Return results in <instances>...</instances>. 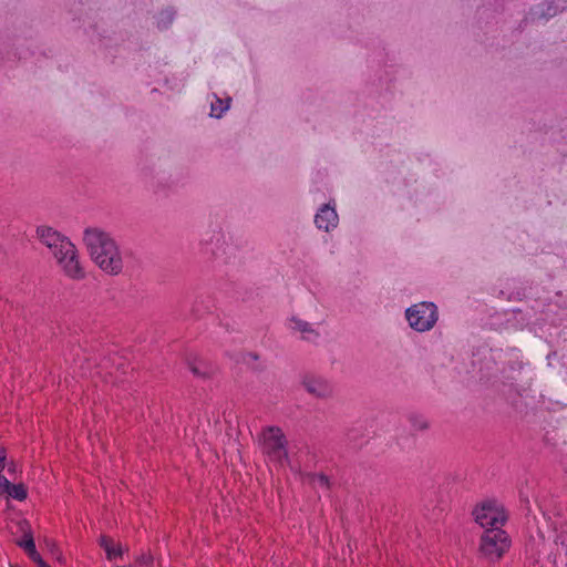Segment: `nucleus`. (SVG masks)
Instances as JSON below:
<instances>
[{"mask_svg": "<svg viewBox=\"0 0 567 567\" xmlns=\"http://www.w3.org/2000/svg\"><path fill=\"white\" fill-rule=\"evenodd\" d=\"M83 244L93 262L102 271L112 276L122 272V254L110 233L96 226L86 227L83 231Z\"/></svg>", "mask_w": 567, "mask_h": 567, "instance_id": "f257e3e1", "label": "nucleus"}, {"mask_svg": "<svg viewBox=\"0 0 567 567\" xmlns=\"http://www.w3.org/2000/svg\"><path fill=\"white\" fill-rule=\"evenodd\" d=\"M37 235L39 240L55 258L66 277L73 280H81L85 277L78 249L66 236L49 226H39L37 228Z\"/></svg>", "mask_w": 567, "mask_h": 567, "instance_id": "f03ea898", "label": "nucleus"}, {"mask_svg": "<svg viewBox=\"0 0 567 567\" xmlns=\"http://www.w3.org/2000/svg\"><path fill=\"white\" fill-rule=\"evenodd\" d=\"M509 546L511 539L502 528H487L481 536L480 551L491 561L499 559Z\"/></svg>", "mask_w": 567, "mask_h": 567, "instance_id": "7ed1b4c3", "label": "nucleus"}, {"mask_svg": "<svg viewBox=\"0 0 567 567\" xmlns=\"http://www.w3.org/2000/svg\"><path fill=\"white\" fill-rule=\"evenodd\" d=\"M405 318L410 327L417 332L431 330L437 319V307L433 302H419L405 310Z\"/></svg>", "mask_w": 567, "mask_h": 567, "instance_id": "20e7f679", "label": "nucleus"}, {"mask_svg": "<svg viewBox=\"0 0 567 567\" xmlns=\"http://www.w3.org/2000/svg\"><path fill=\"white\" fill-rule=\"evenodd\" d=\"M473 515L475 522L485 530L487 528H502L507 520L504 506L495 499L482 502L474 508Z\"/></svg>", "mask_w": 567, "mask_h": 567, "instance_id": "39448f33", "label": "nucleus"}, {"mask_svg": "<svg viewBox=\"0 0 567 567\" xmlns=\"http://www.w3.org/2000/svg\"><path fill=\"white\" fill-rule=\"evenodd\" d=\"M262 452L272 461L281 462L287 458V441L278 426H268L262 430Z\"/></svg>", "mask_w": 567, "mask_h": 567, "instance_id": "423d86ee", "label": "nucleus"}, {"mask_svg": "<svg viewBox=\"0 0 567 567\" xmlns=\"http://www.w3.org/2000/svg\"><path fill=\"white\" fill-rule=\"evenodd\" d=\"M301 385L309 395L319 400L331 399L334 393L332 382L316 373H306L301 379Z\"/></svg>", "mask_w": 567, "mask_h": 567, "instance_id": "0eeeda50", "label": "nucleus"}, {"mask_svg": "<svg viewBox=\"0 0 567 567\" xmlns=\"http://www.w3.org/2000/svg\"><path fill=\"white\" fill-rule=\"evenodd\" d=\"M338 220V214L330 204L323 205L315 216L316 226L324 231L336 228Z\"/></svg>", "mask_w": 567, "mask_h": 567, "instance_id": "6e6552de", "label": "nucleus"}, {"mask_svg": "<svg viewBox=\"0 0 567 567\" xmlns=\"http://www.w3.org/2000/svg\"><path fill=\"white\" fill-rule=\"evenodd\" d=\"M291 329L299 331L302 338L310 342H316L320 337L319 332L309 322L301 319L292 318Z\"/></svg>", "mask_w": 567, "mask_h": 567, "instance_id": "1a4fd4ad", "label": "nucleus"}, {"mask_svg": "<svg viewBox=\"0 0 567 567\" xmlns=\"http://www.w3.org/2000/svg\"><path fill=\"white\" fill-rule=\"evenodd\" d=\"M100 546L105 550L106 558L109 560H113L117 557H121L124 553L121 545H115L113 540L107 536H101Z\"/></svg>", "mask_w": 567, "mask_h": 567, "instance_id": "9d476101", "label": "nucleus"}, {"mask_svg": "<svg viewBox=\"0 0 567 567\" xmlns=\"http://www.w3.org/2000/svg\"><path fill=\"white\" fill-rule=\"evenodd\" d=\"M229 97L224 101L214 94V100L210 102V115L216 118H220L223 114L229 109Z\"/></svg>", "mask_w": 567, "mask_h": 567, "instance_id": "9b49d317", "label": "nucleus"}, {"mask_svg": "<svg viewBox=\"0 0 567 567\" xmlns=\"http://www.w3.org/2000/svg\"><path fill=\"white\" fill-rule=\"evenodd\" d=\"M6 494L17 501H24L28 495L23 484H10Z\"/></svg>", "mask_w": 567, "mask_h": 567, "instance_id": "f8f14e48", "label": "nucleus"}, {"mask_svg": "<svg viewBox=\"0 0 567 567\" xmlns=\"http://www.w3.org/2000/svg\"><path fill=\"white\" fill-rule=\"evenodd\" d=\"M409 421L411 426L416 431H424L429 427L427 420L421 414H411Z\"/></svg>", "mask_w": 567, "mask_h": 567, "instance_id": "ddd939ff", "label": "nucleus"}, {"mask_svg": "<svg viewBox=\"0 0 567 567\" xmlns=\"http://www.w3.org/2000/svg\"><path fill=\"white\" fill-rule=\"evenodd\" d=\"M28 556L34 561L37 563L40 567H49L44 561L43 559L41 558L40 554L37 551V548H35V544L34 542H30L28 544V549L24 550Z\"/></svg>", "mask_w": 567, "mask_h": 567, "instance_id": "4468645a", "label": "nucleus"}, {"mask_svg": "<svg viewBox=\"0 0 567 567\" xmlns=\"http://www.w3.org/2000/svg\"><path fill=\"white\" fill-rule=\"evenodd\" d=\"M190 370L195 375H198L200 378H205L209 374V369H207V368L203 369L202 362H198V367L195 364H192Z\"/></svg>", "mask_w": 567, "mask_h": 567, "instance_id": "2eb2a0df", "label": "nucleus"}, {"mask_svg": "<svg viewBox=\"0 0 567 567\" xmlns=\"http://www.w3.org/2000/svg\"><path fill=\"white\" fill-rule=\"evenodd\" d=\"M173 18L174 13L172 11L162 12V19L158 21V27L166 28L173 21Z\"/></svg>", "mask_w": 567, "mask_h": 567, "instance_id": "dca6fc26", "label": "nucleus"}, {"mask_svg": "<svg viewBox=\"0 0 567 567\" xmlns=\"http://www.w3.org/2000/svg\"><path fill=\"white\" fill-rule=\"evenodd\" d=\"M320 487H324V488H329V478L323 475V474H319L316 476V481H315Z\"/></svg>", "mask_w": 567, "mask_h": 567, "instance_id": "f3484780", "label": "nucleus"}, {"mask_svg": "<svg viewBox=\"0 0 567 567\" xmlns=\"http://www.w3.org/2000/svg\"><path fill=\"white\" fill-rule=\"evenodd\" d=\"M30 542H34V540H33V538H32V536H31V535L25 534V535H24V538H23L22 540H19V542H18V545H19L20 547H22L24 550H27V549H28V544H29Z\"/></svg>", "mask_w": 567, "mask_h": 567, "instance_id": "a211bd4d", "label": "nucleus"}, {"mask_svg": "<svg viewBox=\"0 0 567 567\" xmlns=\"http://www.w3.org/2000/svg\"><path fill=\"white\" fill-rule=\"evenodd\" d=\"M152 560H153V558H152V556H150V555H142V556L138 558V561H140V564H142V565H148V564H151V563H152Z\"/></svg>", "mask_w": 567, "mask_h": 567, "instance_id": "6ab92c4d", "label": "nucleus"}]
</instances>
